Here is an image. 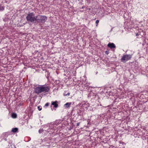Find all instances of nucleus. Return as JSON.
Here are the masks:
<instances>
[{
    "label": "nucleus",
    "mask_w": 148,
    "mask_h": 148,
    "mask_svg": "<svg viewBox=\"0 0 148 148\" xmlns=\"http://www.w3.org/2000/svg\"><path fill=\"white\" fill-rule=\"evenodd\" d=\"M42 92L47 93L49 92L50 87L46 85H42Z\"/></svg>",
    "instance_id": "20e7f679"
},
{
    "label": "nucleus",
    "mask_w": 148,
    "mask_h": 148,
    "mask_svg": "<svg viewBox=\"0 0 148 148\" xmlns=\"http://www.w3.org/2000/svg\"><path fill=\"white\" fill-rule=\"evenodd\" d=\"M57 103L58 101H52L51 102V105L54 106V107L55 108H57L58 106Z\"/></svg>",
    "instance_id": "0eeeda50"
},
{
    "label": "nucleus",
    "mask_w": 148,
    "mask_h": 148,
    "mask_svg": "<svg viewBox=\"0 0 148 148\" xmlns=\"http://www.w3.org/2000/svg\"><path fill=\"white\" fill-rule=\"evenodd\" d=\"M4 9V8L3 6H0V11H3Z\"/></svg>",
    "instance_id": "f8f14e48"
},
{
    "label": "nucleus",
    "mask_w": 148,
    "mask_h": 148,
    "mask_svg": "<svg viewBox=\"0 0 148 148\" xmlns=\"http://www.w3.org/2000/svg\"><path fill=\"white\" fill-rule=\"evenodd\" d=\"M70 95V93H68L67 94H65L64 96H67V95L69 96Z\"/></svg>",
    "instance_id": "f3484780"
},
{
    "label": "nucleus",
    "mask_w": 148,
    "mask_h": 148,
    "mask_svg": "<svg viewBox=\"0 0 148 148\" xmlns=\"http://www.w3.org/2000/svg\"><path fill=\"white\" fill-rule=\"evenodd\" d=\"M47 19V17L45 16L39 15L36 16V21L38 23H44Z\"/></svg>",
    "instance_id": "f257e3e1"
},
{
    "label": "nucleus",
    "mask_w": 148,
    "mask_h": 148,
    "mask_svg": "<svg viewBox=\"0 0 148 148\" xmlns=\"http://www.w3.org/2000/svg\"><path fill=\"white\" fill-rule=\"evenodd\" d=\"M71 103V102L67 103L64 105V106H65L66 108H68L70 107Z\"/></svg>",
    "instance_id": "6e6552de"
},
{
    "label": "nucleus",
    "mask_w": 148,
    "mask_h": 148,
    "mask_svg": "<svg viewBox=\"0 0 148 148\" xmlns=\"http://www.w3.org/2000/svg\"><path fill=\"white\" fill-rule=\"evenodd\" d=\"M12 116L13 118H16V117L17 115L16 113H12Z\"/></svg>",
    "instance_id": "9b49d317"
},
{
    "label": "nucleus",
    "mask_w": 148,
    "mask_h": 148,
    "mask_svg": "<svg viewBox=\"0 0 148 148\" xmlns=\"http://www.w3.org/2000/svg\"><path fill=\"white\" fill-rule=\"evenodd\" d=\"M43 131V130L42 129H40L39 130V133H42Z\"/></svg>",
    "instance_id": "ddd939ff"
},
{
    "label": "nucleus",
    "mask_w": 148,
    "mask_h": 148,
    "mask_svg": "<svg viewBox=\"0 0 148 148\" xmlns=\"http://www.w3.org/2000/svg\"><path fill=\"white\" fill-rule=\"evenodd\" d=\"M84 8V7H82V9H83V8Z\"/></svg>",
    "instance_id": "412c9836"
},
{
    "label": "nucleus",
    "mask_w": 148,
    "mask_h": 148,
    "mask_svg": "<svg viewBox=\"0 0 148 148\" xmlns=\"http://www.w3.org/2000/svg\"><path fill=\"white\" fill-rule=\"evenodd\" d=\"M49 103H47L45 104V106H49Z\"/></svg>",
    "instance_id": "dca6fc26"
},
{
    "label": "nucleus",
    "mask_w": 148,
    "mask_h": 148,
    "mask_svg": "<svg viewBox=\"0 0 148 148\" xmlns=\"http://www.w3.org/2000/svg\"><path fill=\"white\" fill-rule=\"evenodd\" d=\"M108 46L111 49H114L116 47L115 45L113 43H108Z\"/></svg>",
    "instance_id": "423d86ee"
},
{
    "label": "nucleus",
    "mask_w": 148,
    "mask_h": 148,
    "mask_svg": "<svg viewBox=\"0 0 148 148\" xmlns=\"http://www.w3.org/2000/svg\"><path fill=\"white\" fill-rule=\"evenodd\" d=\"M35 92L37 94L41 93L42 92V89L41 85H39L38 86L36 87L34 89Z\"/></svg>",
    "instance_id": "39448f33"
},
{
    "label": "nucleus",
    "mask_w": 148,
    "mask_h": 148,
    "mask_svg": "<svg viewBox=\"0 0 148 148\" xmlns=\"http://www.w3.org/2000/svg\"><path fill=\"white\" fill-rule=\"evenodd\" d=\"M26 19L27 21L33 22L36 21V16H35L34 13H30L27 14L26 16Z\"/></svg>",
    "instance_id": "f03ea898"
},
{
    "label": "nucleus",
    "mask_w": 148,
    "mask_h": 148,
    "mask_svg": "<svg viewBox=\"0 0 148 148\" xmlns=\"http://www.w3.org/2000/svg\"><path fill=\"white\" fill-rule=\"evenodd\" d=\"M90 10V8H89V10Z\"/></svg>",
    "instance_id": "4be33fe9"
},
{
    "label": "nucleus",
    "mask_w": 148,
    "mask_h": 148,
    "mask_svg": "<svg viewBox=\"0 0 148 148\" xmlns=\"http://www.w3.org/2000/svg\"><path fill=\"white\" fill-rule=\"evenodd\" d=\"M38 109L40 111L42 109V107L40 106H39L38 108Z\"/></svg>",
    "instance_id": "4468645a"
},
{
    "label": "nucleus",
    "mask_w": 148,
    "mask_h": 148,
    "mask_svg": "<svg viewBox=\"0 0 148 148\" xmlns=\"http://www.w3.org/2000/svg\"><path fill=\"white\" fill-rule=\"evenodd\" d=\"M2 135L4 138H7L8 136L7 134L6 133H3Z\"/></svg>",
    "instance_id": "9d476101"
},
{
    "label": "nucleus",
    "mask_w": 148,
    "mask_h": 148,
    "mask_svg": "<svg viewBox=\"0 0 148 148\" xmlns=\"http://www.w3.org/2000/svg\"><path fill=\"white\" fill-rule=\"evenodd\" d=\"M99 22V21L98 20H97L96 21L95 23H96L97 24V25L98 24Z\"/></svg>",
    "instance_id": "2eb2a0df"
},
{
    "label": "nucleus",
    "mask_w": 148,
    "mask_h": 148,
    "mask_svg": "<svg viewBox=\"0 0 148 148\" xmlns=\"http://www.w3.org/2000/svg\"><path fill=\"white\" fill-rule=\"evenodd\" d=\"M132 54H125L123 55L121 59V61L125 63L126 61L130 60L132 58Z\"/></svg>",
    "instance_id": "7ed1b4c3"
},
{
    "label": "nucleus",
    "mask_w": 148,
    "mask_h": 148,
    "mask_svg": "<svg viewBox=\"0 0 148 148\" xmlns=\"http://www.w3.org/2000/svg\"><path fill=\"white\" fill-rule=\"evenodd\" d=\"M79 123H76V125H77V126H79Z\"/></svg>",
    "instance_id": "a211bd4d"
},
{
    "label": "nucleus",
    "mask_w": 148,
    "mask_h": 148,
    "mask_svg": "<svg viewBox=\"0 0 148 148\" xmlns=\"http://www.w3.org/2000/svg\"><path fill=\"white\" fill-rule=\"evenodd\" d=\"M18 129L17 128H14L12 129V131L13 133H15L17 132Z\"/></svg>",
    "instance_id": "1a4fd4ad"
},
{
    "label": "nucleus",
    "mask_w": 148,
    "mask_h": 148,
    "mask_svg": "<svg viewBox=\"0 0 148 148\" xmlns=\"http://www.w3.org/2000/svg\"><path fill=\"white\" fill-rule=\"evenodd\" d=\"M105 53H106V54H108V51H106V52H105Z\"/></svg>",
    "instance_id": "6ab92c4d"
},
{
    "label": "nucleus",
    "mask_w": 148,
    "mask_h": 148,
    "mask_svg": "<svg viewBox=\"0 0 148 148\" xmlns=\"http://www.w3.org/2000/svg\"><path fill=\"white\" fill-rule=\"evenodd\" d=\"M5 138L4 139V140L5 141H7V139L6 138Z\"/></svg>",
    "instance_id": "aec40b11"
}]
</instances>
